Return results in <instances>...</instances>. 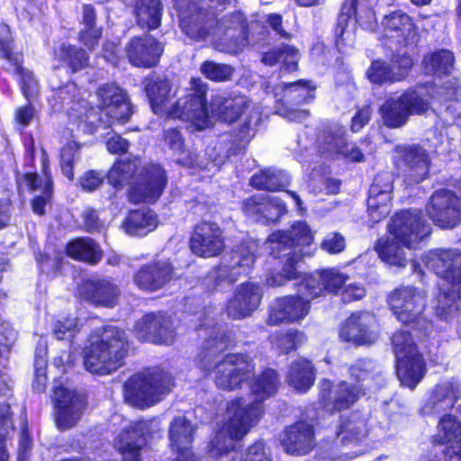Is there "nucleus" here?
<instances>
[{"instance_id": "obj_1", "label": "nucleus", "mask_w": 461, "mask_h": 461, "mask_svg": "<svg viewBox=\"0 0 461 461\" xmlns=\"http://www.w3.org/2000/svg\"><path fill=\"white\" fill-rule=\"evenodd\" d=\"M234 345L230 330H212L201 346L195 362L205 374L213 372V382L220 390L232 392L249 384L255 399L246 402L243 396H237L229 401L226 408L227 429L231 437L240 438L260 421L265 413V401L277 393L281 383L278 372L272 367L255 375V363L248 353H227L215 361Z\"/></svg>"}, {"instance_id": "obj_2", "label": "nucleus", "mask_w": 461, "mask_h": 461, "mask_svg": "<svg viewBox=\"0 0 461 461\" xmlns=\"http://www.w3.org/2000/svg\"><path fill=\"white\" fill-rule=\"evenodd\" d=\"M144 92L152 112L165 120H179L191 122L196 129L203 130L210 122L207 104V85L199 77H192L191 92L176 99L173 84L167 76H158L155 72L144 79Z\"/></svg>"}, {"instance_id": "obj_3", "label": "nucleus", "mask_w": 461, "mask_h": 461, "mask_svg": "<svg viewBox=\"0 0 461 461\" xmlns=\"http://www.w3.org/2000/svg\"><path fill=\"white\" fill-rule=\"evenodd\" d=\"M131 349V342L123 329L104 326L96 340L92 341L85 352L84 366L94 375L113 374L126 364Z\"/></svg>"}, {"instance_id": "obj_4", "label": "nucleus", "mask_w": 461, "mask_h": 461, "mask_svg": "<svg viewBox=\"0 0 461 461\" xmlns=\"http://www.w3.org/2000/svg\"><path fill=\"white\" fill-rule=\"evenodd\" d=\"M176 386L175 377L160 367L131 375L123 384L124 396L133 406L145 410L160 402Z\"/></svg>"}, {"instance_id": "obj_5", "label": "nucleus", "mask_w": 461, "mask_h": 461, "mask_svg": "<svg viewBox=\"0 0 461 461\" xmlns=\"http://www.w3.org/2000/svg\"><path fill=\"white\" fill-rule=\"evenodd\" d=\"M395 355V374L401 385L411 390L417 387L427 373V364L412 335L399 330L392 337Z\"/></svg>"}, {"instance_id": "obj_6", "label": "nucleus", "mask_w": 461, "mask_h": 461, "mask_svg": "<svg viewBox=\"0 0 461 461\" xmlns=\"http://www.w3.org/2000/svg\"><path fill=\"white\" fill-rule=\"evenodd\" d=\"M181 32L192 42H203L219 33L218 14L201 1L182 0L176 5Z\"/></svg>"}, {"instance_id": "obj_7", "label": "nucleus", "mask_w": 461, "mask_h": 461, "mask_svg": "<svg viewBox=\"0 0 461 461\" xmlns=\"http://www.w3.org/2000/svg\"><path fill=\"white\" fill-rule=\"evenodd\" d=\"M257 245L242 240L231 248L221 261L207 274L209 285L218 290L225 284L233 285L238 278L250 273L257 259Z\"/></svg>"}, {"instance_id": "obj_8", "label": "nucleus", "mask_w": 461, "mask_h": 461, "mask_svg": "<svg viewBox=\"0 0 461 461\" xmlns=\"http://www.w3.org/2000/svg\"><path fill=\"white\" fill-rule=\"evenodd\" d=\"M392 152L393 168L406 184L418 185L429 176L430 156L420 144H397Z\"/></svg>"}, {"instance_id": "obj_9", "label": "nucleus", "mask_w": 461, "mask_h": 461, "mask_svg": "<svg viewBox=\"0 0 461 461\" xmlns=\"http://www.w3.org/2000/svg\"><path fill=\"white\" fill-rule=\"evenodd\" d=\"M97 108L105 115L106 121H99V127L109 128L112 124L124 125L131 121L134 113L133 105L126 92L114 81L100 85L95 89Z\"/></svg>"}, {"instance_id": "obj_10", "label": "nucleus", "mask_w": 461, "mask_h": 461, "mask_svg": "<svg viewBox=\"0 0 461 461\" xmlns=\"http://www.w3.org/2000/svg\"><path fill=\"white\" fill-rule=\"evenodd\" d=\"M167 174L158 163H148L137 173L127 190L128 201L132 204L155 203L167 185Z\"/></svg>"}, {"instance_id": "obj_11", "label": "nucleus", "mask_w": 461, "mask_h": 461, "mask_svg": "<svg viewBox=\"0 0 461 461\" xmlns=\"http://www.w3.org/2000/svg\"><path fill=\"white\" fill-rule=\"evenodd\" d=\"M388 308L404 325L417 324L427 305L426 293L414 285H399L386 298Z\"/></svg>"}, {"instance_id": "obj_12", "label": "nucleus", "mask_w": 461, "mask_h": 461, "mask_svg": "<svg viewBox=\"0 0 461 461\" xmlns=\"http://www.w3.org/2000/svg\"><path fill=\"white\" fill-rule=\"evenodd\" d=\"M389 232L396 242L409 249L416 246L431 233L429 223L423 218L420 209H402L396 212L388 225Z\"/></svg>"}, {"instance_id": "obj_13", "label": "nucleus", "mask_w": 461, "mask_h": 461, "mask_svg": "<svg viewBox=\"0 0 461 461\" xmlns=\"http://www.w3.org/2000/svg\"><path fill=\"white\" fill-rule=\"evenodd\" d=\"M366 394V388L361 384L340 380L334 384L330 380L323 379L318 402L322 410L335 414L351 409Z\"/></svg>"}, {"instance_id": "obj_14", "label": "nucleus", "mask_w": 461, "mask_h": 461, "mask_svg": "<svg viewBox=\"0 0 461 461\" xmlns=\"http://www.w3.org/2000/svg\"><path fill=\"white\" fill-rule=\"evenodd\" d=\"M349 280V276L336 267L318 268L303 273L295 288L310 298L338 296Z\"/></svg>"}, {"instance_id": "obj_15", "label": "nucleus", "mask_w": 461, "mask_h": 461, "mask_svg": "<svg viewBox=\"0 0 461 461\" xmlns=\"http://www.w3.org/2000/svg\"><path fill=\"white\" fill-rule=\"evenodd\" d=\"M428 217L442 230H451L461 223V202L454 191L438 189L425 206Z\"/></svg>"}, {"instance_id": "obj_16", "label": "nucleus", "mask_w": 461, "mask_h": 461, "mask_svg": "<svg viewBox=\"0 0 461 461\" xmlns=\"http://www.w3.org/2000/svg\"><path fill=\"white\" fill-rule=\"evenodd\" d=\"M424 267L452 286L461 285V249L437 248L421 257Z\"/></svg>"}, {"instance_id": "obj_17", "label": "nucleus", "mask_w": 461, "mask_h": 461, "mask_svg": "<svg viewBox=\"0 0 461 461\" xmlns=\"http://www.w3.org/2000/svg\"><path fill=\"white\" fill-rule=\"evenodd\" d=\"M132 332L135 338L144 343L169 345L175 339L172 321L166 312H149L135 321Z\"/></svg>"}, {"instance_id": "obj_18", "label": "nucleus", "mask_w": 461, "mask_h": 461, "mask_svg": "<svg viewBox=\"0 0 461 461\" xmlns=\"http://www.w3.org/2000/svg\"><path fill=\"white\" fill-rule=\"evenodd\" d=\"M188 245L196 257L203 258L218 257L225 249L223 230L214 221H202L193 227Z\"/></svg>"}, {"instance_id": "obj_19", "label": "nucleus", "mask_w": 461, "mask_h": 461, "mask_svg": "<svg viewBox=\"0 0 461 461\" xmlns=\"http://www.w3.org/2000/svg\"><path fill=\"white\" fill-rule=\"evenodd\" d=\"M53 403L55 424L60 431L76 427L86 408V402L81 395L63 385L54 388Z\"/></svg>"}, {"instance_id": "obj_20", "label": "nucleus", "mask_w": 461, "mask_h": 461, "mask_svg": "<svg viewBox=\"0 0 461 461\" xmlns=\"http://www.w3.org/2000/svg\"><path fill=\"white\" fill-rule=\"evenodd\" d=\"M128 62L134 68L149 69L158 67L164 53V44L151 34L131 37L124 47Z\"/></svg>"}, {"instance_id": "obj_21", "label": "nucleus", "mask_w": 461, "mask_h": 461, "mask_svg": "<svg viewBox=\"0 0 461 461\" xmlns=\"http://www.w3.org/2000/svg\"><path fill=\"white\" fill-rule=\"evenodd\" d=\"M339 338L354 347L369 346L375 342V316L366 311L350 313L339 325Z\"/></svg>"}, {"instance_id": "obj_22", "label": "nucleus", "mask_w": 461, "mask_h": 461, "mask_svg": "<svg viewBox=\"0 0 461 461\" xmlns=\"http://www.w3.org/2000/svg\"><path fill=\"white\" fill-rule=\"evenodd\" d=\"M296 294L278 297L270 306L266 320L268 326H279L303 320L309 312L311 302L314 300L303 295L296 288Z\"/></svg>"}, {"instance_id": "obj_23", "label": "nucleus", "mask_w": 461, "mask_h": 461, "mask_svg": "<svg viewBox=\"0 0 461 461\" xmlns=\"http://www.w3.org/2000/svg\"><path fill=\"white\" fill-rule=\"evenodd\" d=\"M148 421H131L113 438V447L121 456V461H142V450L146 446Z\"/></svg>"}, {"instance_id": "obj_24", "label": "nucleus", "mask_w": 461, "mask_h": 461, "mask_svg": "<svg viewBox=\"0 0 461 461\" xmlns=\"http://www.w3.org/2000/svg\"><path fill=\"white\" fill-rule=\"evenodd\" d=\"M78 298L94 307L113 308L121 290L111 277L86 278L77 287Z\"/></svg>"}, {"instance_id": "obj_25", "label": "nucleus", "mask_w": 461, "mask_h": 461, "mask_svg": "<svg viewBox=\"0 0 461 461\" xmlns=\"http://www.w3.org/2000/svg\"><path fill=\"white\" fill-rule=\"evenodd\" d=\"M243 213L264 225L277 222L286 212V205L280 199L265 194H255L242 202Z\"/></svg>"}, {"instance_id": "obj_26", "label": "nucleus", "mask_w": 461, "mask_h": 461, "mask_svg": "<svg viewBox=\"0 0 461 461\" xmlns=\"http://www.w3.org/2000/svg\"><path fill=\"white\" fill-rule=\"evenodd\" d=\"M263 291L259 285L246 281L240 284L225 306L227 316L233 321L249 317L260 305Z\"/></svg>"}, {"instance_id": "obj_27", "label": "nucleus", "mask_w": 461, "mask_h": 461, "mask_svg": "<svg viewBox=\"0 0 461 461\" xmlns=\"http://www.w3.org/2000/svg\"><path fill=\"white\" fill-rule=\"evenodd\" d=\"M431 443L434 446H445L442 450L444 461H461V421L453 414H443L438 420Z\"/></svg>"}, {"instance_id": "obj_28", "label": "nucleus", "mask_w": 461, "mask_h": 461, "mask_svg": "<svg viewBox=\"0 0 461 461\" xmlns=\"http://www.w3.org/2000/svg\"><path fill=\"white\" fill-rule=\"evenodd\" d=\"M393 190V178L389 171L378 172L368 189L367 210L374 221L388 216Z\"/></svg>"}, {"instance_id": "obj_29", "label": "nucleus", "mask_w": 461, "mask_h": 461, "mask_svg": "<svg viewBox=\"0 0 461 461\" xmlns=\"http://www.w3.org/2000/svg\"><path fill=\"white\" fill-rule=\"evenodd\" d=\"M284 451L299 456L309 454L315 447V431L312 424L299 420L286 426L279 436Z\"/></svg>"}, {"instance_id": "obj_30", "label": "nucleus", "mask_w": 461, "mask_h": 461, "mask_svg": "<svg viewBox=\"0 0 461 461\" xmlns=\"http://www.w3.org/2000/svg\"><path fill=\"white\" fill-rule=\"evenodd\" d=\"M174 276V267L168 261L152 260L133 273V284L142 292L154 293L165 287Z\"/></svg>"}, {"instance_id": "obj_31", "label": "nucleus", "mask_w": 461, "mask_h": 461, "mask_svg": "<svg viewBox=\"0 0 461 461\" xmlns=\"http://www.w3.org/2000/svg\"><path fill=\"white\" fill-rule=\"evenodd\" d=\"M384 34L403 47L417 45L420 35L414 20L402 10H396L383 18Z\"/></svg>"}, {"instance_id": "obj_32", "label": "nucleus", "mask_w": 461, "mask_h": 461, "mask_svg": "<svg viewBox=\"0 0 461 461\" xmlns=\"http://www.w3.org/2000/svg\"><path fill=\"white\" fill-rule=\"evenodd\" d=\"M219 33L223 37L226 46L232 51L241 52L249 43V28L246 15L234 11L219 18Z\"/></svg>"}, {"instance_id": "obj_33", "label": "nucleus", "mask_w": 461, "mask_h": 461, "mask_svg": "<svg viewBox=\"0 0 461 461\" xmlns=\"http://www.w3.org/2000/svg\"><path fill=\"white\" fill-rule=\"evenodd\" d=\"M211 105L221 122L232 124L247 111L249 112L251 101L240 92L230 91L212 95Z\"/></svg>"}, {"instance_id": "obj_34", "label": "nucleus", "mask_w": 461, "mask_h": 461, "mask_svg": "<svg viewBox=\"0 0 461 461\" xmlns=\"http://www.w3.org/2000/svg\"><path fill=\"white\" fill-rule=\"evenodd\" d=\"M357 4L358 0H344L332 29L334 47L343 55L349 54L356 43V32L348 24L357 16Z\"/></svg>"}, {"instance_id": "obj_35", "label": "nucleus", "mask_w": 461, "mask_h": 461, "mask_svg": "<svg viewBox=\"0 0 461 461\" xmlns=\"http://www.w3.org/2000/svg\"><path fill=\"white\" fill-rule=\"evenodd\" d=\"M438 89L434 82L418 83L405 89L399 96L409 114L424 115L432 108Z\"/></svg>"}, {"instance_id": "obj_36", "label": "nucleus", "mask_w": 461, "mask_h": 461, "mask_svg": "<svg viewBox=\"0 0 461 461\" xmlns=\"http://www.w3.org/2000/svg\"><path fill=\"white\" fill-rule=\"evenodd\" d=\"M461 398V389L458 384L446 381L437 384L421 411L424 414L435 415L451 411Z\"/></svg>"}, {"instance_id": "obj_37", "label": "nucleus", "mask_w": 461, "mask_h": 461, "mask_svg": "<svg viewBox=\"0 0 461 461\" xmlns=\"http://www.w3.org/2000/svg\"><path fill=\"white\" fill-rule=\"evenodd\" d=\"M196 428L185 416H175L168 429V448L172 454L195 453L194 441Z\"/></svg>"}, {"instance_id": "obj_38", "label": "nucleus", "mask_w": 461, "mask_h": 461, "mask_svg": "<svg viewBox=\"0 0 461 461\" xmlns=\"http://www.w3.org/2000/svg\"><path fill=\"white\" fill-rule=\"evenodd\" d=\"M369 432L368 420L359 411L340 415L336 436L340 438L343 445L359 444L367 438Z\"/></svg>"}, {"instance_id": "obj_39", "label": "nucleus", "mask_w": 461, "mask_h": 461, "mask_svg": "<svg viewBox=\"0 0 461 461\" xmlns=\"http://www.w3.org/2000/svg\"><path fill=\"white\" fill-rule=\"evenodd\" d=\"M316 374L312 361L305 357H299L288 365L285 380L296 393H305L314 385Z\"/></svg>"}, {"instance_id": "obj_40", "label": "nucleus", "mask_w": 461, "mask_h": 461, "mask_svg": "<svg viewBox=\"0 0 461 461\" xmlns=\"http://www.w3.org/2000/svg\"><path fill=\"white\" fill-rule=\"evenodd\" d=\"M158 217L150 208L129 210L122 221V228L130 236L144 237L157 229Z\"/></svg>"}, {"instance_id": "obj_41", "label": "nucleus", "mask_w": 461, "mask_h": 461, "mask_svg": "<svg viewBox=\"0 0 461 461\" xmlns=\"http://www.w3.org/2000/svg\"><path fill=\"white\" fill-rule=\"evenodd\" d=\"M455 62L454 52L448 49L440 48L424 54L421 59V68L426 76L442 78L452 74Z\"/></svg>"}, {"instance_id": "obj_42", "label": "nucleus", "mask_w": 461, "mask_h": 461, "mask_svg": "<svg viewBox=\"0 0 461 461\" xmlns=\"http://www.w3.org/2000/svg\"><path fill=\"white\" fill-rule=\"evenodd\" d=\"M162 140L167 148L177 156L175 163L185 168H195L198 166V155L186 148L185 139L178 127L163 131Z\"/></svg>"}, {"instance_id": "obj_43", "label": "nucleus", "mask_w": 461, "mask_h": 461, "mask_svg": "<svg viewBox=\"0 0 461 461\" xmlns=\"http://www.w3.org/2000/svg\"><path fill=\"white\" fill-rule=\"evenodd\" d=\"M54 59L71 75L86 69L90 62L86 50L68 42L59 45L54 52Z\"/></svg>"}, {"instance_id": "obj_44", "label": "nucleus", "mask_w": 461, "mask_h": 461, "mask_svg": "<svg viewBox=\"0 0 461 461\" xmlns=\"http://www.w3.org/2000/svg\"><path fill=\"white\" fill-rule=\"evenodd\" d=\"M65 252L70 258L96 266L103 258V250L91 238L82 237L69 240L65 246Z\"/></svg>"}, {"instance_id": "obj_45", "label": "nucleus", "mask_w": 461, "mask_h": 461, "mask_svg": "<svg viewBox=\"0 0 461 461\" xmlns=\"http://www.w3.org/2000/svg\"><path fill=\"white\" fill-rule=\"evenodd\" d=\"M163 5L161 0H135L133 14L137 25L147 32L161 25Z\"/></svg>"}, {"instance_id": "obj_46", "label": "nucleus", "mask_w": 461, "mask_h": 461, "mask_svg": "<svg viewBox=\"0 0 461 461\" xmlns=\"http://www.w3.org/2000/svg\"><path fill=\"white\" fill-rule=\"evenodd\" d=\"M303 258L300 253H292V255L278 259L279 270L272 272L266 276V285L269 286H282L285 283L302 279L303 273L299 270V263Z\"/></svg>"}, {"instance_id": "obj_47", "label": "nucleus", "mask_w": 461, "mask_h": 461, "mask_svg": "<svg viewBox=\"0 0 461 461\" xmlns=\"http://www.w3.org/2000/svg\"><path fill=\"white\" fill-rule=\"evenodd\" d=\"M23 180L29 192L32 193L41 190V194L32 198L31 208L36 215L43 216L46 213V205L50 203L53 199L54 187L41 185L40 176L35 171L23 173Z\"/></svg>"}, {"instance_id": "obj_48", "label": "nucleus", "mask_w": 461, "mask_h": 461, "mask_svg": "<svg viewBox=\"0 0 461 461\" xmlns=\"http://www.w3.org/2000/svg\"><path fill=\"white\" fill-rule=\"evenodd\" d=\"M298 51L295 47L283 43L277 48L270 49L261 54V62L266 66L281 65V68L293 72L298 68Z\"/></svg>"}, {"instance_id": "obj_49", "label": "nucleus", "mask_w": 461, "mask_h": 461, "mask_svg": "<svg viewBox=\"0 0 461 461\" xmlns=\"http://www.w3.org/2000/svg\"><path fill=\"white\" fill-rule=\"evenodd\" d=\"M383 123L388 129L404 126L410 114L400 96L388 98L379 109Z\"/></svg>"}, {"instance_id": "obj_50", "label": "nucleus", "mask_w": 461, "mask_h": 461, "mask_svg": "<svg viewBox=\"0 0 461 461\" xmlns=\"http://www.w3.org/2000/svg\"><path fill=\"white\" fill-rule=\"evenodd\" d=\"M284 98L294 105H301L312 102L315 98L316 86L312 81L299 79L284 83L281 86Z\"/></svg>"}, {"instance_id": "obj_51", "label": "nucleus", "mask_w": 461, "mask_h": 461, "mask_svg": "<svg viewBox=\"0 0 461 461\" xmlns=\"http://www.w3.org/2000/svg\"><path fill=\"white\" fill-rule=\"evenodd\" d=\"M249 185L257 190L278 192L286 187L287 182L281 172L264 169L252 175Z\"/></svg>"}, {"instance_id": "obj_52", "label": "nucleus", "mask_w": 461, "mask_h": 461, "mask_svg": "<svg viewBox=\"0 0 461 461\" xmlns=\"http://www.w3.org/2000/svg\"><path fill=\"white\" fill-rule=\"evenodd\" d=\"M266 243L269 249V255L275 259H280L297 253L289 232L286 230H276L267 238Z\"/></svg>"}, {"instance_id": "obj_53", "label": "nucleus", "mask_w": 461, "mask_h": 461, "mask_svg": "<svg viewBox=\"0 0 461 461\" xmlns=\"http://www.w3.org/2000/svg\"><path fill=\"white\" fill-rule=\"evenodd\" d=\"M348 371L350 378L354 381L353 384H361L366 389L365 384L375 382L379 375L375 362L367 357L357 359L354 364L349 366Z\"/></svg>"}, {"instance_id": "obj_54", "label": "nucleus", "mask_w": 461, "mask_h": 461, "mask_svg": "<svg viewBox=\"0 0 461 461\" xmlns=\"http://www.w3.org/2000/svg\"><path fill=\"white\" fill-rule=\"evenodd\" d=\"M24 58L11 65L13 75H17L22 95L26 100H32L39 95V82L33 73L23 67Z\"/></svg>"}, {"instance_id": "obj_55", "label": "nucleus", "mask_w": 461, "mask_h": 461, "mask_svg": "<svg viewBox=\"0 0 461 461\" xmlns=\"http://www.w3.org/2000/svg\"><path fill=\"white\" fill-rule=\"evenodd\" d=\"M225 431L226 433L218 431L215 436L207 443L205 452L210 457L213 459H219L223 456H227L235 448L233 441L241 440L243 438H236L231 437L227 429V422L225 423Z\"/></svg>"}, {"instance_id": "obj_56", "label": "nucleus", "mask_w": 461, "mask_h": 461, "mask_svg": "<svg viewBox=\"0 0 461 461\" xmlns=\"http://www.w3.org/2000/svg\"><path fill=\"white\" fill-rule=\"evenodd\" d=\"M200 72L209 81L223 83L232 79L235 69L230 64L206 59L200 64Z\"/></svg>"}, {"instance_id": "obj_57", "label": "nucleus", "mask_w": 461, "mask_h": 461, "mask_svg": "<svg viewBox=\"0 0 461 461\" xmlns=\"http://www.w3.org/2000/svg\"><path fill=\"white\" fill-rule=\"evenodd\" d=\"M366 76L371 83L378 86L400 81V77L396 76L393 66L380 59L371 62L366 71Z\"/></svg>"}, {"instance_id": "obj_58", "label": "nucleus", "mask_w": 461, "mask_h": 461, "mask_svg": "<svg viewBox=\"0 0 461 461\" xmlns=\"http://www.w3.org/2000/svg\"><path fill=\"white\" fill-rule=\"evenodd\" d=\"M82 145L76 140L67 141L59 149V167L62 174L69 180L75 178V163Z\"/></svg>"}, {"instance_id": "obj_59", "label": "nucleus", "mask_w": 461, "mask_h": 461, "mask_svg": "<svg viewBox=\"0 0 461 461\" xmlns=\"http://www.w3.org/2000/svg\"><path fill=\"white\" fill-rule=\"evenodd\" d=\"M23 58L22 51H14V38L10 26L0 23V59L11 66Z\"/></svg>"}, {"instance_id": "obj_60", "label": "nucleus", "mask_w": 461, "mask_h": 461, "mask_svg": "<svg viewBox=\"0 0 461 461\" xmlns=\"http://www.w3.org/2000/svg\"><path fill=\"white\" fill-rule=\"evenodd\" d=\"M261 121V113L258 108L252 107L244 122L233 131L234 140L240 143H249L255 135L254 127L259 125Z\"/></svg>"}, {"instance_id": "obj_61", "label": "nucleus", "mask_w": 461, "mask_h": 461, "mask_svg": "<svg viewBox=\"0 0 461 461\" xmlns=\"http://www.w3.org/2000/svg\"><path fill=\"white\" fill-rule=\"evenodd\" d=\"M437 304L435 306L438 315L447 318L458 311L460 294L454 289H440L437 294Z\"/></svg>"}, {"instance_id": "obj_62", "label": "nucleus", "mask_w": 461, "mask_h": 461, "mask_svg": "<svg viewBox=\"0 0 461 461\" xmlns=\"http://www.w3.org/2000/svg\"><path fill=\"white\" fill-rule=\"evenodd\" d=\"M306 339L305 333L297 329H289L276 337L277 347L285 355L296 351Z\"/></svg>"}, {"instance_id": "obj_63", "label": "nucleus", "mask_w": 461, "mask_h": 461, "mask_svg": "<svg viewBox=\"0 0 461 461\" xmlns=\"http://www.w3.org/2000/svg\"><path fill=\"white\" fill-rule=\"evenodd\" d=\"M136 171V166L130 160H116L108 172L104 175L107 178L108 184L115 188H122L123 181L127 178V175Z\"/></svg>"}, {"instance_id": "obj_64", "label": "nucleus", "mask_w": 461, "mask_h": 461, "mask_svg": "<svg viewBox=\"0 0 461 461\" xmlns=\"http://www.w3.org/2000/svg\"><path fill=\"white\" fill-rule=\"evenodd\" d=\"M77 85L73 81L53 89L52 95L49 98V104L57 110H60L64 105H68L75 102Z\"/></svg>"}]
</instances>
